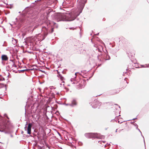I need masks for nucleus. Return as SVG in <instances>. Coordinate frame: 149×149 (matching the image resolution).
Returning <instances> with one entry per match:
<instances>
[{"label":"nucleus","mask_w":149,"mask_h":149,"mask_svg":"<svg viewBox=\"0 0 149 149\" xmlns=\"http://www.w3.org/2000/svg\"><path fill=\"white\" fill-rule=\"evenodd\" d=\"M87 0H77V8L80 11V13H74L72 11L71 14L68 13H59L57 15L56 18L58 22L71 21L74 20L81 13L83 9Z\"/></svg>","instance_id":"nucleus-1"},{"label":"nucleus","mask_w":149,"mask_h":149,"mask_svg":"<svg viewBox=\"0 0 149 149\" xmlns=\"http://www.w3.org/2000/svg\"><path fill=\"white\" fill-rule=\"evenodd\" d=\"M42 31L43 34V38L44 39L47 36L48 33H52L54 31V28L51 26L50 23L47 24L46 26L42 27Z\"/></svg>","instance_id":"nucleus-2"},{"label":"nucleus","mask_w":149,"mask_h":149,"mask_svg":"<svg viewBox=\"0 0 149 149\" xmlns=\"http://www.w3.org/2000/svg\"><path fill=\"white\" fill-rule=\"evenodd\" d=\"M84 135L87 138L89 139L91 138L93 139L95 138L101 139L102 137V136L100 135V134L97 133H86Z\"/></svg>","instance_id":"nucleus-3"},{"label":"nucleus","mask_w":149,"mask_h":149,"mask_svg":"<svg viewBox=\"0 0 149 149\" xmlns=\"http://www.w3.org/2000/svg\"><path fill=\"white\" fill-rule=\"evenodd\" d=\"M101 105V102H100L99 101H96L92 103L91 105L92 108L94 109H95L96 108H100V106Z\"/></svg>","instance_id":"nucleus-4"},{"label":"nucleus","mask_w":149,"mask_h":149,"mask_svg":"<svg viewBox=\"0 0 149 149\" xmlns=\"http://www.w3.org/2000/svg\"><path fill=\"white\" fill-rule=\"evenodd\" d=\"M119 107L117 105H113L112 108L114 110L115 113L116 115H118V114H120Z\"/></svg>","instance_id":"nucleus-5"},{"label":"nucleus","mask_w":149,"mask_h":149,"mask_svg":"<svg viewBox=\"0 0 149 149\" xmlns=\"http://www.w3.org/2000/svg\"><path fill=\"white\" fill-rule=\"evenodd\" d=\"M77 103L76 100L75 99H73L71 102L70 104H69V105L71 107H74L77 105Z\"/></svg>","instance_id":"nucleus-6"},{"label":"nucleus","mask_w":149,"mask_h":149,"mask_svg":"<svg viewBox=\"0 0 149 149\" xmlns=\"http://www.w3.org/2000/svg\"><path fill=\"white\" fill-rule=\"evenodd\" d=\"M28 122L27 121L26 123L25 124V127H24V129L25 130H27V133L28 134H31V129L29 128H27L26 129L27 125Z\"/></svg>","instance_id":"nucleus-7"},{"label":"nucleus","mask_w":149,"mask_h":149,"mask_svg":"<svg viewBox=\"0 0 149 149\" xmlns=\"http://www.w3.org/2000/svg\"><path fill=\"white\" fill-rule=\"evenodd\" d=\"M8 58L7 56L6 55H2L1 56V59L3 61H6L8 60Z\"/></svg>","instance_id":"nucleus-8"},{"label":"nucleus","mask_w":149,"mask_h":149,"mask_svg":"<svg viewBox=\"0 0 149 149\" xmlns=\"http://www.w3.org/2000/svg\"><path fill=\"white\" fill-rule=\"evenodd\" d=\"M32 126V123H29L27 127V128L31 129Z\"/></svg>","instance_id":"nucleus-9"},{"label":"nucleus","mask_w":149,"mask_h":149,"mask_svg":"<svg viewBox=\"0 0 149 149\" xmlns=\"http://www.w3.org/2000/svg\"><path fill=\"white\" fill-rule=\"evenodd\" d=\"M59 77L60 78V79L61 81H63L62 82L63 83H64V81H63L64 78L62 76V75L60 76Z\"/></svg>","instance_id":"nucleus-10"},{"label":"nucleus","mask_w":149,"mask_h":149,"mask_svg":"<svg viewBox=\"0 0 149 149\" xmlns=\"http://www.w3.org/2000/svg\"><path fill=\"white\" fill-rule=\"evenodd\" d=\"M97 58H98V60H99V61H101L102 60V56H100V55H99L97 56Z\"/></svg>","instance_id":"nucleus-11"},{"label":"nucleus","mask_w":149,"mask_h":149,"mask_svg":"<svg viewBox=\"0 0 149 149\" xmlns=\"http://www.w3.org/2000/svg\"><path fill=\"white\" fill-rule=\"evenodd\" d=\"M26 70H27V69L19 70H18V71L19 72V73H23V72H24L25 71H26Z\"/></svg>","instance_id":"nucleus-12"},{"label":"nucleus","mask_w":149,"mask_h":149,"mask_svg":"<svg viewBox=\"0 0 149 149\" xmlns=\"http://www.w3.org/2000/svg\"><path fill=\"white\" fill-rule=\"evenodd\" d=\"M10 61L12 62V64H11L12 67H14V66L15 65L14 61L13 60H10Z\"/></svg>","instance_id":"nucleus-13"},{"label":"nucleus","mask_w":149,"mask_h":149,"mask_svg":"<svg viewBox=\"0 0 149 149\" xmlns=\"http://www.w3.org/2000/svg\"><path fill=\"white\" fill-rule=\"evenodd\" d=\"M5 80V79L2 77H0V81H3Z\"/></svg>","instance_id":"nucleus-14"},{"label":"nucleus","mask_w":149,"mask_h":149,"mask_svg":"<svg viewBox=\"0 0 149 149\" xmlns=\"http://www.w3.org/2000/svg\"><path fill=\"white\" fill-rule=\"evenodd\" d=\"M57 74H58L57 76L58 77H59L61 75L60 73V72H59L58 70H57Z\"/></svg>","instance_id":"nucleus-15"},{"label":"nucleus","mask_w":149,"mask_h":149,"mask_svg":"<svg viewBox=\"0 0 149 149\" xmlns=\"http://www.w3.org/2000/svg\"><path fill=\"white\" fill-rule=\"evenodd\" d=\"M97 141H98L99 143H100V144H102V140H98Z\"/></svg>","instance_id":"nucleus-16"},{"label":"nucleus","mask_w":149,"mask_h":149,"mask_svg":"<svg viewBox=\"0 0 149 149\" xmlns=\"http://www.w3.org/2000/svg\"><path fill=\"white\" fill-rule=\"evenodd\" d=\"M4 116H5H5L6 117H7V118L8 119H9V118H8V117L7 116V114H6V113L4 114Z\"/></svg>","instance_id":"nucleus-17"},{"label":"nucleus","mask_w":149,"mask_h":149,"mask_svg":"<svg viewBox=\"0 0 149 149\" xmlns=\"http://www.w3.org/2000/svg\"><path fill=\"white\" fill-rule=\"evenodd\" d=\"M77 73H75V76L74 77L75 78H76V74Z\"/></svg>","instance_id":"nucleus-18"},{"label":"nucleus","mask_w":149,"mask_h":149,"mask_svg":"<svg viewBox=\"0 0 149 149\" xmlns=\"http://www.w3.org/2000/svg\"><path fill=\"white\" fill-rule=\"evenodd\" d=\"M69 104H66L65 105L66 106L69 105Z\"/></svg>","instance_id":"nucleus-19"},{"label":"nucleus","mask_w":149,"mask_h":149,"mask_svg":"<svg viewBox=\"0 0 149 149\" xmlns=\"http://www.w3.org/2000/svg\"><path fill=\"white\" fill-rule=\"evenodd\" d=\"M101 65H102L101 64H99L98 65V66H101Z\"/></svg>","instance_id":"nucleus-20"},{"label":"nucleus","mask_w":149,"mask_h":149,"mask_svg":"<svg viewBox=\"0 0 149 149\" xmlns=\"http://www.w3.org/2000/svg\"><path fill=\"white\" fill-rule=\"evenodd\" d=\"M101 65H102L101 64H99L98 65V66H101Z\"/></svg>","instance_id":"nucleus-21"},{"label":"nucleus","mask_w":149,"mask_h":149,"mask_svg":"<svg viewBox=\"0 0 149 149\" xmlns=\"http://www.w3.org/2000/svg\"><path fill=\"white\" fill-rule=\"evenodd\" d=\"M0 131L1 132H3V130H0Z\"/></svg>","instance_id":"nucleus-22"},{"label":"nucleus","mask_w":149,"mask_h":149,"mask_svg":"<svg viewBox=\"0 0 149 149\" xmlns=\"http://www.w3.org/2000/svg\"><path fill=\"white\" fill-rule=\"evenodd\" d=\"M36 27H37V26H35L34 27V29H35V28H36Z\"/></svg>","instance_id":"nucleus-23"},{"label":"nucleus","mask_w":149,"mask_h":149,"mask_svg":"<svg viewBox=\"0 0 149 149\" xmlns=\"http://www.w3.org/2000/svg\"><path fill=\"white\" fill-rule=\"evenodd\" d=\"M8 75L7 76L8 77V76H9L10 73H9L8 72Z\"/></svg>","instance_id":"nucleus-24"},{"label":"nucleus","mask_w":149,"mask_h":149,"mask_svg":"<svg viewBox=\"0 0 149 149\" xmlns=\"http://www.w3.org/2000/svg\"><path fill=\"white\" fill-rule=\"evenodd\" d=\"M58 135H59L60 136H61V134H60L58 132Z\"/></svg>","instance_id":"nucleus-25"},{"label":"nucleus","mask_w":149,"mask_h":149,"mask_svg":"<svg viewBox=\"0 0 149 149\" xmlns=\"http://www.w3.org/2000/svg\"><path fill=\"white\" fill-rule=\"evenodd\" d=\"M14 67H17V66L16 65H15L14 66Z\"/></svg>","instance_id":"nucleus-26"},{"label":"nucleus","mask_w":149,"mask_h":149,"mask_svg":"<svg viewBox=\"0 0 149 149\" xmlns=\"http://www.w3.org/2000/svg\"><path fill=\"white\" fill-rule=\"evenodd\" d=\"M53 24H56L54 22H53Z\"/></svg>","instance_id":"nucleus-27"},{"label":"nucleus","mask_w":149,"mask_h":149,"mask_svg":"<svg viewBox=\"0 0 149 149\" xmlns=\"http://www.w3.org/2000/svg\"><path fill=\"white\" fill-rule=\"evenodd\" d=\"M62 85V84H60V86H61Z\"/></svg>","instance_id":"nucleus-28"},{"label":"nucleus","mask_w":149,"mask_h":149,"mask_svg":"<svg viewBox=\"0 0 149 149\" xmlns=\"http://www.w3.org/2000/svg\"><path fill=\"white\" fill-rule=\"evenodd\" d=\"M72 28H71V27H70V28H69V29H71Z\"/></svg>","instance_id":"nucleus-29"},{"label":"nucleus","mask_w":149,"mask_h":149,"mask_svg":"<svg viewBox=\"0 0 149 149\" xmlns=\"http://www.w3.org/2000/svg\"><path fill=\"white\" fill-rule=\"evenodd\" d=\"M23 133V131H22V133Z\"/></svg>","instance_id":"nucleus-30"},{"label":"nucleus","mask_w":149,"mask_h":149,"mask_svg":"<svg viewBox=\"0 0 149 149\" xmlns=\"http://www.w3.org/2000/svg\"><path fill=\"white\" fill-rule=\"evenodd\" d=\"M117 129L116 130V132H117Z\"/></svg>","instance_id":"nucleus-31"},{"label":"nucleus","mask_w":149,"mask_h":149,"mask_svg":"<svg viewBox=\"0 0 149 149\" xmlns=\"http://www.w3.org/2000/svg\"><path fill=\"white\" fill-rule=\"evenodd\" d=\"M71 81H72V79H71Z\"/></svg>","instance_id":"nucleus-32"},{"label":"nucleus","mask_w":149,"mask_h":149,"mask_svg":"<svg viewBox=\"0 0 149 149\" xmlns=\"http://www.w3.org/2000/svg\"><path fill=\"white\" fill-rule=\"evenodd\" d=\"M19 13H20V12H19Z\"/></svg>","instance_id":"nucleus-33"},{"label":"nucleus","mask_w":149,"mask_h":149,"mask_svg":"<svg viewBox=\"0 0 149 149\" xmlns=\"http://www.w3.org/2000/svg\"><path fill=\"white\" fill-rule=\"evenodd\" d=\"M8 67H9V65H8Z\"/></svg>","instance_id":"nucleus-34"},{"label":"nucleus","mask_w":149,"mask_h":149,"mask_svg":"<svg viewBox=\"0 0 149 149\" xmlns=\"http://www.w3.org/2000/svg\"><path fill=\"white\" fill-rule=\"evenodd\" d=\"M102 95V94H100V95H99H99Z\"/></svg>","instance_id":"nucleus-35"},{"label":"nucleus","mask_w":149,"mask_h":149,"mask_svg":"<svg viewBox=\"0 0 149 149\" xmlns=\"http://www.w3.org/2000/svg\"><path fill=\"white\" fill-rule=\"evenodd\" d=\"M5 124H4V126H5Z\"/></svg>","instance_id":"nucleus-36"}]
</instances>
